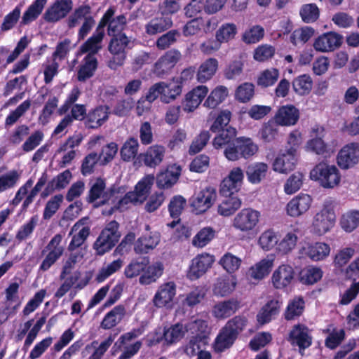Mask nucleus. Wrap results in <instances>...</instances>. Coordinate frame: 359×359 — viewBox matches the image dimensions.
Wrapping results in <instances>:
<instances>
[{"instance_id": "nucleus-1", "label": "nucleus", "mask_w": 359, "mask_h": 359, "mask_svg": "<svg viewBox=\"0 0 359 359\" xmlns=\"http://www.w3.org/2000/svg\"><path fill=\"white\" fill-rule=\"evenodd\" d=\"M154 182V176L153 175H147L138 182L135 187L134 191L127 193L124 197L118 199L114 193L110 201L112 206L107 212L103 211V214L111 215L115 209L123 211L129 208L132 205L142 204L148 197Z\"/></svg>"}, {"instance_id": "nucleus-2", "label": "nucleus", "mask_w": 359, "mask_h": 359, "mask_svg": "<svg viewBox=\"0 0 359 359\" xmlns=\"http://www.w3.org/2000/svg\"><path fill=\"white\" fill-rule=\"evenodd\" d=\"M207 327V323L201 319L193 320L185 324L178 323L165 328L163 336H157L153 339H150L149 345L156 344L163 340L167 345L175 344L183 339L186 334L195 333L198 330L202 331Z\"/></svg>"}, {"instance_id": "nucleus-3", "label": "nucleus", "mask_w": 359, "mask_h": 359, "mask_svg": "<svg viewBox=\"0 0 359 359\" xmlns=\"http://www.w3.org/2000/svg\"><path fill=\"white\" fill-rule=\"evenodd\" d=\"M336 201L331 198L324 201L321 209L312 219L311 232L313 234L323 236L332 229L336 222Z\"/></svg>"}, {"instance_id": "nucleus-4", "label": "nucleus", "mask_w": 359, "mask_h": 359, "mask_svg": "<svg viewBox=\"0 0 359 359\" xmlns=\"http://www.w3.org/2000/svg\"><path fill=\"white\" fill-rule=\"evenodd\" d=\"M310 179L318 182L325 189H333L339 185L341 176L334 165L322 161L310 171Z\"/></svg>"}, {"instance_id": "nucleus-5", "label": "nucleus", "mask_w": 359, "mask_h": 359, "mask_svg": "<svg viewBox=\"0 0 359 359\" xmlns=\"http://www.w3.org/2000/svg\"><path fill=\"white\" fill-rule=\"evenodd\" d=\"M133 41L125 34H118L112 36L109 44V51L112 55L108 66L111 69H116L123 65L126 58V48H132Z\"/></svg>"}, {"instance_id": "nucleus-6", "label": "nucleus", "mask_w": 359, "mask_h": 359, "mask_svg": "<svg viewBox=\"0 0 359 359\" xmlns=\"http://www.w3.org/2000/svg\"><path fill=\"white\" fill-rule=\"evenodd\" d=\"M325 136L324 127L318 125L313 126L310 130V138L304 145V150L323 157L330 156L334 153V149L325 142Z\"/></svg>"}, {"instance_id": "nucleus-7", "label": "nucleus", "mask_w": 359, "mask_h": 359, "mask_svg": "<svg viewBox=\"0 0 359 359\" xmlns=\"http://www.w3.org/2000/svg\"><path fill=\"white\" fill-rule=\"evenodd\" d=\"M262 214L255 209L246 208L242 209L233 217L232 226L243 233H250L255 230L261 221Z\"/></svg>"}, {"instance_id": "nucleus-8", "label": "nucleus", "mask_w": 359, "mask_h": 359, "mask_svg": "<svg viewBox=\"0 0 359 359\" xmlns=\"http://www.w3.org/2000/svg\"><path fill=\"white\" fill-rule=\"evenodd\" d=\"M118 228V224L115 221H111L102 230L93 245L97 255H104L115 245L120 237Z\"/></svg>"}, {"instance_id": "nucleus-9", "label": "nucleus", "mask_w": 359, "mask_h": 359, "mask_svg": "<svg viewBox=\"0 0 359 359\" xmlns=\"http://www.w3.org/2000/svg\"><path fill=\"white\" fill-rule=\"evenodd\" d=\"M137 334L135 332H129L121 335L115 342L112 348V354L115 355L118 350H122L118 359H130L136 355L142 347V342L137 341L132 344L129 341L136 338Z\"/></svg>"}, {"instance_id": "nucleus-10", "label": "nucleus", "mask_w": 359, "mask_h": 359, "mask_svg": "<svg viewBox=\"0 0 359 359\" xmlns=\"http://www.w3.org/2000/svg\"><path fill=\"white\" fill-rule=\"evenodd\" d=\"M114 190H107L104 180L97 178L90 182V188L88 191L87 201L95 203L94 206L98 207L105 203H110L113 196Z\"/></svg>"}, {"instance_id": "nucleus-11", "label": "nucleus", "mask_w": 359, "mask_h": 359, "mask_svg": "<svg viewBox=\"0 0 359 359\" xmlns=\"http://www.w3.org/2000/svg\"><path fill=\"white\" fill-rule=\"evenodd\" d=\"M216 198V189L212 187H207L192 196L191 205L196 214H202L212 207Z\"/></svg>"}, {"instance_id": "nucleus-12", "label": "nucleus", "mask_w": 359, "mask_h": 359, "mask_svg": "<svg viewBox=\"0 0 359 359\" xmlns=\"http://www.w3.org/2000/svg\"><path fill=\"white\" fill-rule=\"evenodd\" d=\"M313 197L305 193H300L294 196L286 205L287 215L297 218L307 212L312 206Z\"/></svg>"}, {"instance_id": "nucleus-13", "label": "nucleus", "mask_w": 359, "mask_h": 359, "mask_svg": "<svg viewBox=\"0 0 359 359\" xmlns=\"http://www.w3.org/2000/svg\"><path fill=\"white\" fill-rule=\"evenodd\" d=\"M62 241L60 234H56L51 238L46 247L48 253L40 265V270L48 271L61 257L65 250Z\"/></svg>"}, {"instance_id": "nucleus-14", "label": "nucleus", "mask_w": 359, "mask_h": 359, "mask_svg": "<svg viewBox=\"0 0 359 359\" xmlns=\"http://www.w3.org/2000/svg\"><path fill=\"white\" fill-rule=\"evenodd\" d=\"M73 6V0H55L46 10L43 19L47 22H57L67 16Z\"/></svg>"}, {"instance_id": "nucleus-15", "label": "nucleus", "mask_w": 359, "mask_h": 359, "mask_svg": "<svg viewBox=\"0 0 359 359\" xmlns=\"http://www.w3.org/2000/svg\"><path fill=\"white\" fill-rule=\"evenodd\" d=\"M337 165L343 170L353 168L359 163V143L350 142L345 144L337 156Z\"/></svg>"}, {"instance_id": "nucleus-16", "label": "nucleus", "mask_w": 359, "mask_h": 359, "mask_svg": "<svg viewBox=\"0 0 359 359\" xmlns=\"http://www.w3.org/2000/svg\"><path fill=\"white\" fill-rule=\"evenodd\" d=\"M244 172L240 167L233 168L220 184V192L225 196L238 192L243 184Z\"/></svg>"}, {"instance_id": "nucleus-17", "label": "nucleus", "mask_w": 359, "mask_h": 359, "mask_svg": "<svg viewBox=\"0 0 359 359\" xmlns=\"http://www.w3.org/2000/svg\"><path fill=\"white\" fill-rule=\"evenodd\" d=\"M215 257L208 253L198 255L192 260L189 266L187 276L191 280H196L204 275L211 268Z\"/></svg>"}, {"instance_id": "nucleus-18", "label": "nucleus", "mask_w": 359, "mask_h": 359, "mask_svg": "<svg viewBox=\"0 0 359 359\" xmlns=\"http://www.w3.org/2000/svg\"><path fill=\"white\" fill-rule=\"evenodd\" d=\"M115 11L116 10L114 7L108 8L97 26L104 29V27L108 25V34L111 36L120 34L119 32L123 29L127 23L126 18L123 15L113 18Z\"/></svg>"}, {"instance_id": "nucleus-19", "label": "nucleus", "mask_w": 359, "mask_h": 359, "mask_svg": "<svg viewBox=\"0 0 359 359\" xmlns=\"http://www.w3.org/2000/svg\"><path fill=\"white\" fill-rule=\"evenodd\" d=\"M295 272L292 266L282 264L272 273V285L278 290H283L290 286L294 279Z\"/></svg>"}, {"instance_id": "nucleus-20", "label": "nucleus", "mask_w": 359, "mask_h": 359, "mask_svg": "<svg viewBox=\"0 0 359 359\" xmlns=\"http://www.w3.org/2000/svg\"><path fill=\"white\" fill-rule=\"evenodd\" d=\"M342 39L341 35L334 32L324 33L315 39L313 48L320 53L331 52L341 46Z\"/></svg>"}, {"instance_id": "nucleus-21", "label": "nucleus", "mask_w": 359, "mask_h": 359, "mask_svg": "<svg viewBox=\"0 0 359 359\" xmlns=\"http://www.w3.org/2000/svg\"><path fill=\"white\" fill-rule=\"evenodd\" d=\"M90 225L88 217L79 219L72 228L69 235L72 239L69 245V250H74L80 247L90 234Z\"/></svg>"}, {"instance_id": "nucleus-22", "label": "nucleus", "mask_w": 359, "mask_h": 359, "mask_svg": "<svg viewBox=\"0 0 359 359\" xmlns=\"http://www.w3.org/2000/svg\"><path fill=\"white\" fill-rule=\"evenodd\" d=\"M180 58V51L177 50L167 51L154 64V73L159 77L168 74Z\"/></svg>"}, {"instance_id": "nucleus-23", "label": "nucleus", "mask_w": 359, "mask_h": 359, "mask_svg": "<svg viewBox=\"0 0 359 359\" xmlns=\"http://www.w3.org/2000/svg\"><path fill=\"white\" fill-rule=\"evenodd\" d=\"M209 90L206 86L201 85L188 92L182 101V109L185 112L195 111L208 94Z\"/></svg>"}, {"instance_id": "nucleus-24", "label": "nucleus", "mask_w": 359, "mask_h": 359, "mask_svg": "<svg viewBox=\"0 0 359 359\" xmlns=\"http://www.w3.org/2000/svg\"><path fill=\"white\" fill-rule=\"evenodd\" d=\"M330 245L324 242L306 243L300 250V253L313 262L325 259L330 253Z\"/></svg>"}, {"instance_id": "nucleus-25", "label": "nucleus", "mask_w": 359, "mask_h": 359, "mask_svg": "<svg viewBox=\"0 0 359 359\" xmlns=\"http://www.w3.org/2000/svg\"><path fill=\"white\" fill-rule=\"evenodd\" d=\"M297 162L298 155L280 150L272 163V168L276 172L287 174L294 169Z\"/></svg>"}, {"instance_id": "nucleus-26", "label": "nucleus", "mask_w": 359, "mask_h": 359, "mask_svg": "<svg viewBox=\"0 0 359 359\" xmlns=\"http://www.w3.org/2000/svg\"><path fill=\"white\" fill-rule=\"evenodd\" d=\"M299 116V111L296 107L286 104L278 108L273 118L280 126L289 127L297 123Z\"/></svg>"}, {"instance_id": "nucleus-27", "label": "nucleus", "mask_w": 359, "mask_h": 359, "mask_svg": "<svg viewBox=\"0 0 359 359\" xmlns=\"http://www.w3.org/2000/svg\"><path fill=\"white\" fill-rule=\"evenodd\" d=\"M176 294V285L174 282L161 284L153 298L155 306L158 308L169 306Z\"/></svg>"}, {"instance_id": "nucleus-28", "label": "nucleus", "mask_w": 359, "mask_h": 359, "mask_svg": "<svg viewBox=\"0 0 359 359\" xmlns=\"http://www.w3.org/2000/svg\"><path fill=\"white\" fill-rule=\"evenodd\" d=\"M274 264V258L267 256L252 265L247 272V276L257 281L262 280L269 276Z\"/></svg>"}, {"instance_id": "nucleus-29", "label": "nucleus", "mask_w": 359, "mask_h": 359, "mask_svg": "<svg viewBox=\"0 0 359 359\" xmlns=\"http://www.w3.org/2000/svg\"><path fill=\"white\" fill-rule=\"evenodd\" d=\"M161 241V235L156 231L143 234L134 243V250L137 254H147L154 250Z\"/></svg>"}, {"instance_id": "nucleus-30", "label": "nucleus", "mask_w": 359, "mask_h": 359, "mask_svg": "<svg viewBox=\"0 0 359 359\" xmlns=\"http://www.w3.org/2000/svg\"><path fill=\"white\" fill-rule=\"evenodd\" d=\"M181 171L182 168L178 164L174 163L168 165L166 170L157 175L158 187L163 189L171 187L178 181Z\"/></svg>"}, {"instance_id": "nucleus-31", "label": "nucleus", "mask_w": 359, "mask_h": 359, "mask_svg": "<svg viewBox=\"0 0 359 359\" xmlns=\"http://www.w3.org/2000/svg\"><path fill=\"white\" fill-rule=\"evenodd\" d=\"M298 233L299 231L296 229L288 231L282 237L279 235L276 252L279 255L290 254L297 246L299 240Z\"/></svg>"}, {"instance_id": "nucleus-32", "label": "nucleus", "mask_w": 359, "mask_h": 359, "mask_svg": "<svg viewBox=\"0 0 359 359\" xmlns=\"http://www.w3.org/2000/svg\"><path fill=\"white\" fill-rule=\"evenodd\" d=\"M161 101L168 104L174 101L182 93V85L177 79L169 82H159Z\"/></svg>"}, {"instance_id": "nucleus-33", "label": "nucleus", "mask_w": 359, "mask_h": 359, "mask_svg": "<svg viewBox=\"0 0 359 359\" xmlns=\"http://www.w3.org/2000/svg\"><path fill=\"white\" fill-rule=\"evenodd\" d=\"M104 36V29L97 27L93 36L80 47L78 55L88 53V55L94 56L102 48Z\"/></svg>"}, {"instance_id": "nucleus-34", "label": "nucleus", "mask_w": 359, "mask_h": 359, "mask_svg": "<svg viewBox=\"0 0 359 359\" xmlns=\"http://www.w3.org/2000/svg\"><path fill=\"white\" fill-rule=\"evenodd\" d=\"M204 328L202 331H196L195 333H189L191 337L188 344L184 347V352L189 356H194L198 355V353L202 351L203 346L208 343V337L205 334Z\"/></svg>"}, {"instance_id": "nucleus-35", "label": "nucleus", "mask_w": 359, "mask_h": 359, "mask_svg": "<svg viewBox=\"0 0 359 359\" xmlns=\"http://www.w3.org/2000/svg\"><path fill=\"white\" fill-rule=\"evenodd\" d=\"M269 165L264 162H255L248 165L245 171L248 181L252 184H260L266 177Z\"/></svg>"}, {"instance_id": "nucleus-36", "label": "nucleus", "mask_w": 359, "mask_h": 359, "mask_svg": "<svg viewBox=\"0 0 359 359\" xmlns=\"http://www.w3.org/2000/svg\"><path fill=\"white\" fill-rule=\"evenodd\" d=\"M165 154V148L163 146L154 144L149 147L141 156L144 165L155 168L163 161Z\"/></svg>"}, {"instance_id": "nucleus-37", "label": "nucleus", "mask_w": 359, "mask_h": 359, "mask_svg": "<svg viewBox=\"0 0 359 359\" xmlns=\"http://www.w3.org/2000/svg\"><path fill=\"white\" fill-rule=\"evenodd\" d=\"M290 341L297 345L300 349H305L311 344V337L309 330L304 325H295L290 333Z\"/></svg>"}, {"instance_id": "nucleus-38", "label": "nucleus", "mask_w": 359, "mask_h": 359, "mask_svg": "<svg viewBox=\"0 0 359 359\" xmlns=\"http://www.w3.org/2000/svg\"><path fill=\"white\" fill-rule=\"evenodd\" d=\"M279 239V232L273 228H269L263 231L257 240V245L264 252H270L277 248Z\"/></svg>"}, {"instance_id": "nucleus-39", "label": "nucleus", "mask_w": 359, "mask_h": 359, "mask_svg": "<svg viewBox=\"0 0 359 359\" xmlns=\"http://www.w3.org/2000/svg\"><path fill=\"white\" fill-rule=\"evenodd\" d=\"M229 94V89L226 86H217L207 95L203 107L212 109H215L226 100Z\"/></svg>"}, {"instance_id": "nucleus-40", "label": "nucleus", "mask_w": 359, "mask_h": 359, "mask_svg": "<svg viewBox=\"0 0 359 359\" xmlns=\"http://www.w3.org/2000/svg\"><path fill=\"white\" fill-rule=\"evenodd\" d=\"M218 61L215 58H208L203 62L196 72V79L201 83L210 81L216 74Z\"/></svg>"}, {"instance_id": "nucleus-41", "label": "nucleus", "mask_w": 359, "mask_h": 359, "mask_svg": "<svg viewBox=\"0 0 359 359\" xmlns=\"http://www.w3.org/2000/svg\"><path fill=\"white\" fill-rule=\"evenodd\" d=\"M237 285L235 276H223L218 278L213 286V292L215 295L225 297L232 293Z\"/></svg>"}, {"instance_id": "nucleus-42", "label": "nucleus", "mask_w": 359, "mask_h": 359, "mask_svg": "<svg viewBox=\"0 0 359 359\" xmlns=\"http://www.w3.org/2000/svg\"><path fill=\"white\" fill-rule=\"evenodd\" d=\"M110 114L107 106H100L90 111L87 115L86 125L90 128H97L105 123Z\"/></svg>"}, {"instance_id": "nucleus-43", "label": "nucleus", "mask_w": 359, "mask_h": 359, "mask_svg": "<svg viewBox=\"0 0 359 359\" xmlns=\"http://www.w3.org/2000/svg\"><path fill=\"white\" fill-rule=\"evenodd\" d=\"M282 302L278 299H273L269 301L257 314V321L260 324L270 322L279 312Z\"/></svg>"}, {"instance_id": "nucleus-44", "label": "nucleus", "mask_w": 359, "mask_h": 359, "mask_svg": "<svg viewBox=\"0 0 359 359\" xmlns=\"http://www.w3.org/2000/svg\"><path fill=\"white\" fill-rule=\"evenodd\" d=\"M163 269V265L160 262L153 263L147 267L146 266L139 278L140 283L147 285L156 282L162 276Z\"/></svg>"}, {"instance_id": "nucleus-45", "label": "nucleus", "mask_w": 359, "mask_h": 359, "mask_svg": "<svg viewBox=\"0 0 359 359\" xmlns=\"http://www.w3.org/2000/svg\"><path fill=\"white\" fill-rule=\"evenodd\" d=\"M238 309V302L231 299L216 304L212 309V315L217 319H224L233 315Z\"/></svg>"}, {"instance_id": "nucleus-46", "label": "nucleus", "mask_w": 359, "mask_h": 359, "mask_svg": "<svg viewBox=\"0 0 359 359\" xmlns=\"http://www.w3.org/2000/svg\"><path fill=\"white\" fill-rule=\"evenodd\" d=\"M236 337L225 326L219 331L213 344L215 352L221 353L229 348L234 343Z\"/></svg>"}, {"instance_id": "nucleus-47", "label": "nucleus", "mask_w": 359, "mask_h": 359, "mask_svg": "<svg viewBox=\"0 0 359 359\" xmlns=\"http://www.w3.org/2000/svg\"><path fill=\"white\" fill-rule=\"evenodd\" d=\"M126 314V309L123 306L118 305L108 312L104 317L101 327L108 330L116 326L123 319Z\"/></svg>"}, {"instance_id": "nucleus-48", "label": "nucleus", "mask_w": 359, "mask_h": 359, "mask_svg": "<svg viewBox=\"0 0 359 359\" xmlns=\"http://www.w3.org/2000/svg\"><path fill=\"white\" fill-rule=\"evenodd\" d=\"M47 0H35L22 16L21 24L27 25L35 20L42 13Z\"/></svg>"}, {"instance_id": "nucleus-49", "label": "nucleus", "mask_w": 359, "mask_h": 359, "mask_svg": "<svg viewBox=\"0 0 359 359\" xmlns=\"http://www.w3.org/2000/svg\"><path fill=\"white\" fill-rule=\"evenodd\" d=\"M97 67V61L95 56L87 55L78 71V80L85 81L92 77Z\"/></svg>"}, {"instance_id": "nucleus-50", "label": "nucleus", "mask_w": 359, "mask_h": 359, "mask_svg": "<svg viewBox=\"0 0 359 359\" xmlns=\"http://www.w3.org/2000/svg\"><path fill=\"white\" fill-rule=\"evenodd\" d=\"M172 25L170 18L161 17L151 20L145 27L146 32L154 35L169 29Z\"/></svg>"}, {"instance_id": "nucleus-51", "label": "nucleus", "mask_w": 359, "mask_h": 359, "mask_svg": "<svg viewBox=\"0 0 359 359\" xmlns=\"http://www.w3.org/2000/svg\"><path fill=\"white\" fill-rule=\"evenodd\" d=\"M340 226L346 232H352L359 226V210H351L344 212L340 219Z\"/></svg>"}, {"instance_id": "nucleus-52", "label": "nucleus", "mask_w": 359, "mask_h": 359, "mask_svg": "<svg viewBox=\"0 0 359 359\" xmlns=\"http://www.w3.org/2000/svg\"><path fill=\"white\" fill-rule=\"evenodd\" d=\"M305 175L303 172L297 171L292 174L284 184V191L291 195L298 191L302 187Z\"/></svg>"}, {"instance_id": "nucleus-53", "label": "nucleus", "mask_w": 359, "mask_h": 359, "mask_svg": "<svg viewBox=\"0 0 359 359\" xmlns=\"http://www.w3.org/2000/svg\"><path fill=\"white\" fill-rule=\"evenodd\" d=\"M114 339L115 335L110 334L100 344H98L97 341H94L90 344L87 345L86 347V349L91 348H94V352L90 358L94 359H102V357L111 346Z\"/></svg>"}, {"instance_id": "nucleus-54", "label": "nucleus", "mask_w": 359, "mask_h": 359, "mask_svg": "<svg viewBox=\"0 0 359 359\" xmlns=\"http://www.w3.org/2000/svg\"><path fill=\"white\" fill-rule=\"evenodd\" d=\"M219 264L228 273L237 271L242 264V259L231 252H226L219 259Z\"/></svg>"}, {"instance_id": "nucleus-55", "label": "nucleus", "mask_w": 359, "mask_h": 359, "mask_svg": "<svg viewBox=\"0 0 359 359\" xmlns=\"http://www.w3.org/2000/svg\"><path fill=\"white\" fill-rule=\"evenodd\" d=\"M91 8L89 5L83 4L78 6L68 18L69 27H74L80 24L81 20H86L90 16Z\"/></svg>"}, {"instance_id": "nucleus-56", "label": "nucleus", "mask_w": 359, "mask_h": 359, "mask_svg": "<svg viewBox=\"0 0 359 359\" xmlns=\"http://www.w3.org/2000/svg\"><path fill=\"white\" fill-rule=\"evenodd\" d=\"M241 206V201L236 196H231L224 200L217 208L218 213L224 217L233 215Z\"/></svg>"}, {"instance_id": "nucleus-57", "label": "nucleus", "mask_w": 359, "mask_h": 359, "mask_svg": "<svg viewBox=\"0 0 359 359\" xmlns=\"http://www.w3.org/2000/svg\"><path fill=\"white\" fill-rule=\"evenodd\" d=\"M236 135V129L229 126L225 130H221V133L213 139L212 145L216 149H222L225 145L229 146Z\"/></svg>"}, {"instance_id": "nucleus-58", "label": "nucleus", "mask_w": 359, "mask_h": 359, "mask_svg": "<svg viewBox=\"0 0 359 359\" xmlns=\"http://www.w3.org/2000/svg\"><path fill=\"white\" fill-rule=\"evenodd\" d=\"M20 178V174L14 170L0 174V193L14 188L18 184Z\"/></svg>"}, {"instance_id": "nucleus-59", "label": "nucleus", "mask_w": 359, "mask_h": 359, "mask_svg": "<svg viewBox=\"0 0 359 359\" xmlns=\"http://www.w3.org/2000/svg\"><path fill=\"white\" fill-rule=\"evenodd\" d=\"M123 262L121 259H118L111 263L104 265L96 275L95 280L98 283L104 281L112 274L118 271L123 266Z\"/></svg>"}, {"instance_id": "nucleus-60", "label": "nucleus", "mask_w": 359, "mask_h": 359, "mask_svg": "<svg viewBox=\"0 0 359 359\" xmlns=\"http://www.w3.org/2000/svg\"><path fill=\"white\" fill-rule=\"evenodd\" d=\"M313 81L311 78L306 74L297 77L292 81L294 91L300 95H307L312 88Z\"/></svg>"}, {"instance_id": "nucleus-61", "label": "nucleus", "mask_w": 359, "mask_h": 359, "mask_svg": "<svg viewBox=\"0 0 359 359\" xmlns=\"http://www.w3.org/2000/svg\"><path fill=\"white\" fill-rule=\"evenodd\" d=\"M314 29L308 26L297 29L290 35V42L294 46L299 43L304 44L314 35Z\"/></svg>"}, {"instance_id": "nucleus-62", "label": "nucleus", "mask_w": 359, "mask_h": 359, "mask_svg": "<svg viewBox=\"0 0 359 359\" xmlns=\"http://www.w3.org/2000/svg\"><path fill=\"white\" fill-rule=\"evenodd\" d=\"M299 15L304 22L313 23L318 19L320 11L316 4H307L301 7Z\"/></svg>"}, {"instance_id": "nucleus-63", "label": "nucleus", "mask_w": 359, "mask_h": 359, "mask_svg": "<svg viewBox=\"0 0 359 359\" xmlns=\"http://www.w3.org/2000/svg\"><path fill=\"white\" fill-rule=\"evenodd\" d=\"M215 231L211 227H204L193 238L192 244L197 248H203L215 237Z\"/></svg>"}, {"instance_id": "nucleus-64", "label": "nucleus", "mask_w": 359, "mask_h": 359, "mask_svg": "<svg viewBox=\"0 0 359 359\" xmlns=\"http://www.w3.org/2000/svg\"><path fill=\"white\" fill-rule=\"evenodd\" d=\"M255 86L251 83H243L235 90V99L241 103L249 102L254 96Z\"/></svg>"}]
</instances>
